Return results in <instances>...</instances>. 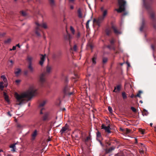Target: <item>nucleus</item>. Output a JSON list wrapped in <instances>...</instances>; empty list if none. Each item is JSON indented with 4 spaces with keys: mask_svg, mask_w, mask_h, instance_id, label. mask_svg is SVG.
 Masks as SVG:
<instances>
[{
    "mask_svg": "<svg viewBox=\"0 0 156 156\" xmlns=\"http://www.w3.org/2000/svg\"><path fill=\"white\" fill-rule=\"evenodd\" d=\"M37 90L35 86L33 84L30 86L29 89L26 92L20 94V105L30 100L37 94Z\"/></svg>",
    "mask_w": 156,
    "mask_h": 156,
    "instance_id": "1",
    "label": "nucleus"
},
{
    "mask_svg": "<svg viewBox=\"0 0 156 156\" xmlns=\"http://www.w3.org/2000/svg\"><path fill=\"white\" fill-rule=\"evenodd\" d=\"M143 6L148 11H151L150 17L153 21V25L154 28L156 29V20L154 17V13L152 12L151 9V5L152 3L153 0H143Z\"/></svg>",
    "mask_w": 156,
    "mask_h": 156,
    "instance_id": "2",
    "label": "nucleus"
},
{
    "mask_svg": "<svg viewBox=\"0 0 156 156\" xmlns=\"http://www.w3.org/2000/svg\"><path fill=\"white\" fill-rule=\"evenodd\" d=\"M51 67L49 66H47L46 67V73H42L40 77V82L42 86V84L45 82V77L51 72Z\"/></svg>",
    "mask_w": 156,
    "mask_h": 156,
    "instance_id": "3",
    "label": "nucleus"
},
{
    "mask_svg": "<svg viewBox=\"0 0 156 156\" xmlns=\"http://www.w3.org/2000/svg\"><path fill=\"white\" fill-rule=\"evenodd\" d=\"M118 4L119 5V9H115L118 12H121L125 11L126 4L125 0H118Z\"/></svg>",
    "mask_w": 156,
    "mask_h": 156,
    "instance_id": "4",
    "label": "nucleus"
},
{
    "mask_svg": "<svg viewBox=\"0 0 156 156\" xmlns=\"http://www.w3.org/2000/svg\"><path fill=\"white\" fill-rule=\"evenodd\" d=\"M40 114L42 115L41 116L42 120L43 121L47 120L48 119L49 113L45 111V109L43 108H41L40 112Z\"/></svg>",
    "mask_w": 156,
    "mask_h": 156,
    "instance_id": "5",
    "label": "nucleus"
},
{
    "mask_svg": "<svg viewBox=\"0 0 156 156\" xmlns=\"http://www.w3.org/2000/svg\"><path fill=\"white\" fill-rule=\"evenodd\" d=\"M107 13L108 12L107 10L105 9L102 12V16L99 17L98 19L97 20H96V22L99 26H100L101 23L105 19V17L107 14Z\"/></svg>",
    "mask_w": 156,
    "mask_h": 156,
    "instance_id": "6",
    "label": "nucleus"
},
{
    "mask_svg": "<svg viewBox=\"0 0 156 156\" xmlns=\"http://www.w3.org/2000/svg\"><path fill=\"white\" fill-rule=\"evenodd\" d=\"M139 147L140 148L139 151L140 152L141 154H143L145 151H146V147L145 145L143 144H140L139 145Z\"/></svg>",
    "mask_w": 156,
    "mask_h": 156,
    "instance_id": "7",
    "label": "nucleus"
},
{
    "mask_svg": "<svg viewBox=\"0 0 156 156\" xmlns=\"http://www.w3.org/2000/svg\"><path fill=\"white\" fill-rule=\"evenodd\" d=\"M35 24L37 26V29H38V28L41 29V28H43L44 29H47L48 28L47 25L45 23H42L39 24L37 22H36Z\"/></svg>",
    "mask_w": 156,
    "mask_h": 156,
    "instance_id": "8",
    "label": "nucleus"
},
{
    "mask_svg": "<svg viewBox=\"0 0 156 156\" xmlns=\"http://www.w3.org/2000/svg\"><path fill=\"white\" fill-rule=\"evenodd\" d=\"M70 90V88L68 86H66L64 89V92L65 94L66 95H68L69 96L73 94V92H69V90Z\"/></svg>",
    "mask_w": 156,
    "mask_h": 156,
    "instance_id": "9",
    "label": "nucleus"
},
{
    "mask_svg": "<svg viewBox=\"0 0 156 156\" xmlns=\"http://www.w3.org/2000/svg\"><path fill=\"white\" fill-rule=\"evenodd\" d=\"M68 129V126L67 124H66L65 126L63 127L60 131L61 134H63Z\"/></svg>",
    "mask_w": 156,
    "mask_h": 156,
    "instance_id": "10",
    "label": "nucleus"
},
{
    "mask_svg": "<svg viewBox=\"0 0 156 156\" xmlns=\"http://www.w3.org/2000/svg\"><path fill=\"white\" fill-rule=\"evenodd\" d=\"M40 55L41 56L40 57L41 60L39 62V64L41 66H42L45 60L46 55L44 54L43 55L41 54Z\"/></svg>",
    "mask_w": 156,
    "mask_h": 156,
    "instance_id": "11",
    "label": "nucleus"
},
{
    "mask_svg": "<svg viewBox=\"0 0 156 156\" xmlns=\"http://www.w3.org/2000/svg\"><path fill=\"white\" fill-rule=\"evenodd\" d=\"M101 127L102 129H104L105 131L108 133H111V131L110 130V128L109 126H107L103 124Z\"/></svg>",
    "mask_w": 156,
    "mask_h": 156,
    "instance_id": "12",
    "label": "nucleus"
},
{
    "mask_svg": "<svg viewBox=\"0 0 156 156\" xmlns=\"http://www.w3.org/2000/svg\"><path fill=\"white\" fill-rule=\"evenodd\" d=\"M112 28L113 30L114 33L116 34H121L122 32L118 30L116 27L114 25H112Z\"/></svg>",
    "mask_w": 156,
    "mask_h": 156,
    "instance_id": "13",
    "label": "nucleus"
},
{
    "mask_svg": "<svg viewBox=\"0 0 156 156\" xmlns=\"http://www.w3.org/2000/svg\"><path fill=\"white\" fill-rule=\"evenodd\" d=\"M73 37L70 34H68L65 37V38L67 40H68L69 41V44H70L71 43V40L73 38Z\"/></svg>",
    "mask_w": 156,
    "mask_h": 156,
    "instance_id": "14",
    "label": "nucleus"
},
{
    "mask_svg": "<svg viewBox=\"0 0 156 156\" xmlns=\"http://www.w3.org/2000/svg\"><path fill=\"white\" fill-rule=\"evenodd\" d=\"M1 78H2L4 81L5 84L4 86L6 87L7 86V80L6 78L5 75H2L1 76Z\"/></svg>",
    "mask_w": 156,
    "mask_h": 156,
    "instance_id": "15",
    "label": "nucleus"
},
{
    "mask_svg": "<svg viewBox=\"0 0 156 156\" xmlns=\"http://www.w3.org/2000/svg\"><path fill=\"white\" fill-rule=\"evenodd\" d=\"M115 148V146H112L108 149H107L105 150V151L106 153H108L111 152L112 151L114 150Z\"/></svg>",
    "mask_w": 156,
    "mask_h": 156,
    "instance_id": "16",
    "label": "nucleus"
},
{
    "mask_svg": "<svg viewBox=\"0 0 156 156\" xmlns=\"http://www.w3.org/2000/svg\"><path fill=\"white\" fill-rule=\"evenodd\" d=\"M3 95L4 96V98L6 101L8 103H9V96L5 92H3Z\"/></svg>",
    "mask_w": 156,
    "mask_h": 156,
    "instance_id": "17",
    "label": "nucleus"
},
{
    "mask_svg": "<svg viewBox=\"0 0 156 156\" xmlns=\"http://www.w3.org/2000/svg\"><path fill=\"white\" fill-rule=\"evenodd\" d=\"M46 103V101H44L39 104L38 106V108L40 109V110L41 108H42L45 105Z\"/></svg>",
    "mask_w": 156,
    "mask_h": 156,
    "instance_id": "18",
    "label": "nucleus"
},
{
    "mask_svg": "<svg viewBox=\"0 0 156 156\" xmlns=\"http://www.w3.org/2000/svg\"><path fill=\"white\" fill-rule=\"evenodd\" d=\"M16 143L13 144L11 145L9 147L11 148V151L13 152H15V150L16 149Z\"/></svg>",
    "mask_w": 156,
    "mask_h": 156,
    "instance_id": "19",
    "label": "nucleus"
},
{
    "mask_svg": "<svg viewBox=\"0 0 156 156\" xmlns=\"http://www.w3.org/2000/svg\"><path fill=\"white\" fill-rule=\"evenodd\" d=\"M33 58L30 56H28L27 58V60L29 62V64H32V60Z\"/></svg>",
    "mask_w": 156,
    "mask_h": 156,
    "instance_id": "20",
    "label": "nucleus"
},
{
    "mask_svg": "<svg viewBox=\"0 0 156 156\" xmlns=\"http://www.w3.org/2000/svg\"><path fill=\"white\" fill-rule=\"evenodd\" d=\"M145 25V21L144 19H142V25L140 28V30L141 31L143 30V29Z\"/></svg>",
    "mask_w": 156,
    "mask_h": 156,
    "instance_id": "21",
    "label": "nucleus"
},
{
    "mask_svg": "<svg viewBox=\"0 0 156 156\" xmlns=\"http://www.w3.org/2000/svg\"><path fill=\"white\" fill-rule=\"evenodd\" d=\"M41 29L38 28V29H37V27H36L35 33L38 36L40 37L41 36V34L40 33H39V31H41Z\"/></svg>",
    "mask_w": 156,
    "mask_h": 156,
    "instance_id": "22",
    "label": "nucleus"
},
{
    "mask_svg": "<svg viewBox=\"0 0 156 156\" xmlns=\"http://www.w3.org/2000/svg\"><path fill=\"white\" fill-rule=\"evenodd\" d=\"M28 68L31 73H33L34 72V69L32 66V64H29Z\"/></svg>",
    "mask_w": 156,
    "mask_h": 156,
    "instance_id": "23",
    "label": "nucleus"
},
{
    "mask_svg": "<svg viewBox=\"0 0 156 156\" xmlns=\"http://www.w3.org/2000/svg\"><path fill=\"white\" fill-rule=\"evenodd\" d=\"M97 57L96 55H94L92 58V63L93 65H94L96 64V60Z\"/></svg>",
    "mask_w": 156,
    "mask_h": 156,
    "instance_id": "24",
    "label": "nucleus"
},
{
    "mask_svg": "<svg viewBox=\"0 0 156 156\" xmlns=\"http://www.w3.org/2000/svg\"><path fill=\"white\" fill-rule=\"evenodd\" d=\"M91 140V136L90 135V133L89 136L87 137V138L85 139L84 141L85 142H87L90 140Z\"/></svg>",
    "mask_w": 156,
    "mask_h": 156,
    "instance_id": "25",
    "label": "nucleus"
},
{
    "mask_svg": "<svg viewBox=\"0 0 156 156\" xmlns=\"http://www.w3.org/2000/svg\"><path fill=\"white\" fill-rule=\"evenodd\" d=\"M14 96L16 98L18 101H20V95L17 93L15 92V93Z\"/></svg>",
    "mask_w": 156,
    "mask_h": 156,
    "instance_id": "26",
    "label": "nucleus"
},
{
    "mask_svg": "<svg viewBox=\"0 0 156 156\" xmlns=\"http://www.w3.org/2000/svg\"><path fill=\"white\" fill-rule=\"evenodd\" d=\"M49 2L51 6L53 7L55 5L54 0H49Z\"/></svg>",
    "mask_w": 156,
    "mask_h": 156,
    "instance_id": "27",
    "label": "nucleus"
},
{
    "mask_svg": "<svg viewBox=\"0 0 156 156\" xmlns=\"http://www.w3.org/2000/svg\"><path fill=\"white\" fill-rule=\"evenodd\" d=\"M107 47L109 49H112L114 51H115V47L113 45H112L111 46L108 45L107 46Z\"/></svg>",
    "mask_w": 156,
    "mask_h": 156,
    "instance_id": "28",
    "label": "nucleus"
},
{
    "mask_svg": "<svg viewBox=\"0 0 156 156\" xmlns=\"http://www.w3.org/2000/svg\"><path fill=\"white\" fill-rule=\"evenodd\" d=\"M96 135L97 138H100L101 139H102L101 133L99 131H98L97 132Z\"/></svg>",
    "mask_w": 156,
    "mask_h": 156,
    "instance_id": "29",
    "label": "nucleus"
},
{
    "mask_svg": "<svg viewBox=\"0 0 156 156\" xmlns=\"http://www.w3.org/2000/svg\"><path fill=\"white\" fill-rule=\"evenodd\" d=\"M4 83L3 82H0V89L1 90H3L4 87V86L3 85Z\"/></svg>",
    "mask_w": 156,
    "mask_h": 156,
    "instance_id": "30",
    "label": "nucleus"
},
{
    "mask_svg": "<svg viewBox=\"0 0 156 156\" xmlns=\"http://www.w3.org/2000/svg\"><path fill=\"white\" fill-rule=\"evenodd\" d=\"M78 17L81 18L82 17V14L81 12V11L80 9H79L78 10Z\"/></svg>",
    "mask_w": 156,
    "mask_h": 156,
    "instance_id": "31",
    "label": "nucleus"
},
{
    "mask_svg": "<svg viewBox=\"0 0 156 156\" xmlns=\"http://www.w3.org/2000/svg\"><path fill=\"white\" fill-rule=\"evenodd\" d=\"M17 71H15V73L16 76H18L20 74V68H18L16 69Z\"/></svg>",
    "mask_w": 156,
    "mask_h": 156,
    "instance_id": "32",
    "label": "nucleus"
},
{
    "mask_svg": "<svg viewBox=\"0 0 156 156\" xmlns=\"http://www.w3.org/2000/svg\"><path fill=\"white\" fill-rule=\"evenodd\" d=\"M37 134V131L36 130H35L32 134L33 138L34 139Z\"/></svg>",
    "mask_w": 156,
    "mask_h": 156,
    "instance_id": "33",
    "label": "nucleus"
},
{
    "mask_svg": "<svg viewBox=\"0 0 156 156\" xmlns=\"http://www.w3.org/2000/svg\"><path fill=\"white\" fill-rule=\"evenodd\" d=\"M122 94L123 99H125L127 98V96L125 92H122Z\"/></svg>",
    "mask_w": 156,
    "mask_h": 156,
    "instance_id": "34",
    "label": "nucleus"
},
{
    "mask_svg": "<svg viewBox=\"0 0 156 156\" xmlns=\"http://www.w3.org/2000/svg\"><path fill=\"white\" fill-rule=\"evenodd\" d=\"M70 30L73 34H75V30L73 27L71 26L70 27Z\"/></svg>",
    "mask_w": 156,
    "mask_h": 156,
    "instance_id": "35",
    "label": "nucleus"
},
{
    "mask_svg": "<svg viewBox=\"0 0 156 156\" xmlns=\"http://www.w3.org/2000/svg\"><path fill=\"white\" fill-rule=\"evenodd\" d=\"M17 46L20 48V43H18L16 46H13L12 47V49L13 50H16Z\"/></svg>",
    "mask_w": 156,
    "mask_h": 156,
    "instance_id": "36",
    "label": "nucleus"
},
{
    "mask_svg": "<svg viewBox=\"0 0 156 156\" xmlns=\"http://www.w3.org/2000/svg\"><path fill=\"white\" fill-rule=\"evenodd\" d=\"M144 113L143 114V115H145V116H147L148 115V114H149V113L148 112H147V111L146 110V109H144Z\"/></svg>",
    "mask_w": 156,
    "mask_h": 156,
    "instance_id": "37",
    "label": "nucleus"
},
{
    "mask_svg": "<svg viewBox=\"0 0 156 156\" xmlns=\"http://www.w3.org/2000/svg\"><path fill=\"white\" fill-rule=\"evenodd\" d=\"M11 40L9 38L5 41L4 43L5 44H9Z\"/></svg>",
    "mask_w": 156,
    "mask_h": 156,
    "instance_id": "38",
    "label": "nucleus"
},
{
    "mask_svg": "<svg viewBox=\"0 0 156 156\" xmlns=\"http://www.w3.org/2000/svg\"><path fill=\"white\" fill-rule=\"evenodd\" d=\"M106 32L107 35H109L111 33V31L109 29H107L106 30Z\"/></svg>",
    "mask_w": 156,
    "mask_h": 156,
    "instance_id": "39",
    "label": "nucleus"
},
{
    "mask_svg": "<svg viewBox=\"0 0 156 156\" xmlns=\"http://www.w3.org/2000/svg\"><path fill=\"white\" fill-rule=\"evenodd\" d=\"M90 21V20H88L86 23V27L87 29L89 28V23Z\"/></svg>",
    "mask_w": 156,
    "mask_h": 156,
    "instance_id": "40",
    "label": "nucleus"
},
{
    "mask_svg": "<svg viewBox=\"0 0 156 156\" xmlns=\"http://www.w3.org/2000/svg\"><path fill=\"white\" fill-rule=\"evenodd\" d=\"M116 87V89L117 90L119 91L121 89V86L120 85H118Z\"/></svg>",
    "mask_w": 156,
    "mask_h": 156,
    "instance_id": "41",
    "label": "nucleus"
},
{
    "mask_svg": "<svg viewBox=\"0 0 156 156\" xmlns=\"http://www.w3.org/2000/svg\"><path fill=\"white\" fill-rule=\"evenodd\" d=\"M131 109L132 111L134 112H136V109L134 107H132L131 108Z\"/></svg>",
    "mask_w": 156,
    "mask_h": 156,
    "instance_id": "42",
    "label": "nucleus"
},
{
    "mask_svg": "<svg viewBox=\"0 0 156 156\" xmlns=\"http://www.w3.org/2000/svg\"><path fill=\"white\" fill-rule=\"evenodd\" d=\"M21 12L23 16H25L27 15V13L26 12L22 11Z\"/></svg>",
    "mask_w": 156,
    "mask_h": 156,
    "instance_id": "43",
    "label": "nucleus"
},
{
    "mask_svg": "<svg viewBox=\"0 0 156 156\" xmlns=\"http://www.w3.org/2000/svg\"><path fill=\"white\" fill-rule=\"evenodd\" d=\"M108 109L110 113H112V108L111 107L109 106L108 108Z\"/></svg>",
    "mask_w": 156,
    "mask_h": 156,
    "instance_id": "44",
    "label": "nucleus"
},
{
    "mask_svg": "<svg viewBox=\"0 0 156 156\" xmlns=\"http://www.w3.org/2000/svg\"><path fill=\"white\" fill-rule=\"evenodd\" d=\"M131 131V130L129 129H128L127 128V129H126V131L127 133H130Z\"/></svg>",
    "mask_w": 156,
    "mask_h": 156,
    "instance_id": "45",
    "label": "nucleus"
},
{
    "mask_svg": "<svg viewBox=\"0 0 156 156\" xmlns=\"http://www.w3.org/2000/svg\"><path fill=\"white\" fill-rule=\"evenodd\" d=\"M107 58H104L103 59V63H105L107 62Z\"/></svg>",
    "mask_w": 156,
    "mask_h": 156,
    "instance_id": "46",
    "label": "nucleus"
},
{
    "mask_svg": "<svg viewBox=\"0 0 156 156\" xmlns=\"http://www.w3.org/2000/svg\"><path fill=\"white\" fill-rule=\"evenodd\" d=\"M79 75L78 74H74V77H73V78L74 79H76L77 78H79Z\"/></svg>",
    "mask_w": 156,
    "mask_h": 156,
    "instance_id": "47",
    "label": "nucleus"
},
{
    "mask_svg": "<svg viewBox=\"0 0 156 156\" xmlns=\"http://www.w3.org/2000/svg\"><path fill=\"white\" fill-rule=\"evenodd\" d=\"M110 42L112 45H113L115 43V40L114 39H112L110 41Z\"/></svg>",
    "mask_w": 156,
    "mask_h": 156,
    "instance_id": "48",
    "label": "nucleus"
},
{
    "mask_svg": "<svg viewBox=\"0 0 156 156\" xmlns=\"http://www.w3.org/2000/svg\"><path fill=\"white\" fill-rule=\"evenodd\" d=\"M73 50L75 51H76L77 50V46L76 45H75L73 47Z\"/></svg>",
    "mask_w": 156,
    "mask_h": 156,
    "instance_id": "49",
    "label": "nucleus"
},
{
    "mask_svg": "<svg viewBox=\"0 0 156 156\" xmlns=\"http://www.w3.org/2000/svg\"><path fill=\"white\" fill-rule=\"evenodd\" d=\"M10 63H11V65H9V66L10 67H12V64L13 63V62L12 60H10Z\"/></svg>",
    "mask_w": 156,
    "mask_h": 156,
    "instance_id": "50",
    "label": "nucleus"
},
{
    "mask_svg": "<svg viewBox=\"0 0 156 156\" xmlns=\"http://www.w3.org/2000/svg\"><path fill=\"white\" fill-rule=\"evenodd\" d=\"M15 82L17 84H18L19 83H20V80H17L15 81Z\"/></svg>",
    "mask_w": 156,
    "mask_h": 156,
    "instance_id": "51",
    "label": "nucleus"
},
{
    "mask_svg": "<svg viewBox=\"0 0 156 156\" xmlns=\"http://www.w3.org/2000/svg\"><path fill=\"white\" fill-rule=\"evenodd\" d=\"M80 33L79 32H78L76 35V37L77 38H79V37H80Z\"/></svg>",
    "mask_w": 156,
    "mask_h": 156,
    "instance_id": "52",
    "label": "nucleus"
},
{
    "mask_svg": "<svg viewBox=\"0 0 156 156\" xmlns=\"http://www.w3.org/2000/svg\"><path fill=\"white\" fill-rule=\"evenodd\" d=\"M104 6H102L101 7L100 9L101 11L102 12L104 11Z\"/></svg>",
    "mask_w": 156,
    "mask_h": 156,
    "instance_id": "53",
    "label": "nucleus"
},
{
    "mask_svg": "<svg viewBox=\"0 0 156 156\" xmlns=\"http://www.w3.org/2000/svg\"><path fill=\"white\" fill-rule=\"evenodd\" d=\"M75 0H69V2L72 3H73Z\"/></svg>",
    "mask_w": 156,
    "mask_h": 156,
    "instance_id": "54",
    "label": "nucleus"
},
{
    "mask_svg": "<svg viewBox=\"0 0 156 156\" xmlns=\"http://www.w3.org/2000/svg\"><path fill=\"white\" fill-rule=\"evenodd\" d=\"M8 115H9L10 117H11L12 116V115L10 113V112H8L7 113Z\"/></svg>",
    "mask_w": 156,
    "mask_h": 156,
    "instance_id": "55",
    "label": "nucleus"
},
{
    "mask_svg": "<svg viewBox=\"0 0 156 156\" xmlns=\"http://www.w3.org/2000/svg\"><path fill=\"white\" fill-rule=\"evenodd\" d=\"M127 13H128L127 12H124L122 14V16H125L127 14Z\"/></svg>",
    "mask_w": 156,
    "mask_h": 156,
    "instance_id": "56",
    "label": "nucleus"
},
{
    "mask_svg": "<svg viewBox=\"0 0 156 156\" xmlns=\"http://www.w3.org/2000/svg\"><path fill=\"white\" fill-rule=\"evenodd\" d=\"M151 48L153 50H154V47L153 45H151Z\"/></svg>",
    "mask_w": 156,
    "mask_h": 156,
    "instance_id": "57",
    "label": "nucleus"
},
{
    "mask_svg": "<svg viewBox=\"0 0 156 156\" xmlns=\"http://www.w3.org/2000/svg\"><path fill=\"white\" fill-rule=\"evenodd\" d=\"M100 138H97V140L100 143L101 142V140L100 139Z\"/></svg>",
    "mask_w": 156,
    "mask_h": 156,
    "instance_id": "58",
    "label": "nucleus"
},
{
    "mask_svg": "<svg viewBox=\"0 0 156 156\" xmlns=\"http://www.w3.org/2000/svg\"><path fill=\"white\" fill-rule=\"evenodd\" d=\"M116 90V87H115V89H114V90H113V91L114 92H117V90Z\"/></svg>",
    "mask_w": 156,
    "mask_h": 156,
    "instance_id": "59",
    "label": "nucleus"
},
{
    "mask_svg": "<svg viewBox=\"0 0 156 156\" xmlns=\"http://www.w3.org/2000/svg\"><path fill=\"white\" fill-rule=\"evenodd\" d=\"M136 96H137V97H140V94H139V93H138L136 95Z\"/></svg>",
    "mask_w": 156,
    "mask_h": 156,
    "instance_id": "60",
    "label": "nucleus"
},
{
    "mask_svg": "<svg viewBox=\"0 0 156 156\" xmlns=\"http://www.w3.org/2000/svg\"><path fill=\"white\" fill-rule=\"evenodd\" d=\"M70 8L72 9H73L74 8V7L73 5H71L70 6Z\"/></svg>",
    "mask_w": 156,
    "mask_h": 156,
    "instance_id": "61",
    "label": "nucleus"
},
{
    "mask_svg": "<svg viewBox=\"0 0 156 156\" xmlns=\"http://www.w3.org/2000/svg\"><path fill=\"white\" fill-rule=\"evenodd\" d=\"M142 93V92L141 91V90H139V92H138V93L139 94H140L141 93Z\"/></svg>",
    "mask_w": 156,
    "mask_h": 156,
    "instance_id": "62",
    "label": "nucleus"
},
{
    "mask_svg": "<svg viewBox=\"0 0 156 156\" xmlns=\"http://www.w3.org/2000/svg\"><path fill=\"white\" fill-rule=\"evenodd\" d=\"M100 143L101 144V145L102 146V147H103V144H102V143L101 142V141L100 142Z\"/></svg>",
    "mask_w": 156,
    "mask_h": 156,
    "instance_id": "63",
    "label": "nucleus"
},
{
    "mask_svg": "<svg viewBox=\"0 0 156 156\" xmlns=\"http://www.w3.org/2000/svg\"><path fill=\"white\" fill-rule=\"evenodd\" d=\"M15 121L16 122H17V119H16V118H15Z\"/></svg>",
    "mask_w": 156,
    "mask_h": 156,
    "instance_id": "64",
    "label": "nucleus"
}]
</instances>
